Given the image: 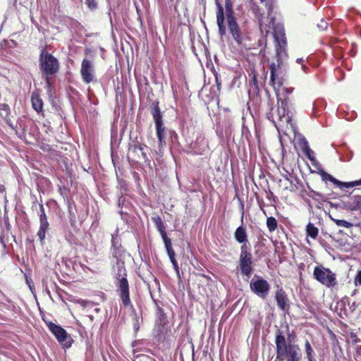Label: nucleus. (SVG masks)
<instances>
[{"label": "nucleus", "instance_id": "nucleus-1", "mask_svg": "<svg viewBox=\"0 0 361 361\" xmlns=\"http://www.w3.org/2000/svg\"><path fill=\"white\" fill-rule=\"evenodd\" d=\"M277 104L273 106L269 98V111L267 112V118L274 123L278 131L285 126L291 124L292 117L294 114L293 103L288 96H276Z\"/></svg>", "mask_w": 361, "mask_h": 361}, {"label": "nucleus", "instance_id": "nucleus-2", "mask_svg": "<svg viewBox=\"0 0 361 361\" xmlns=\"http://www.w3.org/2000/svg\"><path fill=\"white\" fill-rule=\"evenodd\" d=\"M113 263V273L116 293L125 307H133L124 261L123 259H114Z\"/></svg>", "mask_w": 361, "mask_h": 361}, {"label": "nucleus", "instance_id": "nucleus-3", "mask_svg": "<svg viewBox=\"0 0 361 361\" xmlns=\"http://www.w3.org/2000/svg\"><path fill=\"white\" fill-rule=\"evenodd\" d=\"M276 359L279 361H301L302 354L296 344L287 343L282 331L278 329L275 338Z\"/></svg>", "mask_w": 361, "mask_h": 361}, {"label": "nucleus", "instance_id": "nucleus-4", "mask_svg": "<svg viewBox=\"0 0 361 361\" xmlns=\"http://www.w3.org/2000/svg\"><path fill=\"white\" fill-rule=\"evenodd\" d=\"M39 68L45 80L46 88L49 90L52 85L51 78L59 71L60 63L46 48H43L39 55Z\"/></svg>", "mask_w": 361, "mask_h": 361}, {"label": "nucleus", "instance_id": "nucleus-5", "mask_svg": "<svg viewBox=\"0 0 361 361\" xmlns=\"http://www.w3.org/2000/svg\"><path fill=\"white\" fill-rule=\"evenodd\" d=\"M278 63H271L270 70V84L274 87L276 96H288L291 94L293 88L283 87L285 81V73L281 67V63L277 59Z\"/></svg>", "mask_w": 361, "mask_h": 361}, {"label": "nucleus", "instance_id": "nucleus-6", "mask_svg": "<svg viewBox=\"0 0 361 361\" xmlns=\"http://www.w3.org/2000/svg\"><path fill=\"white\" fill-rule=\"evenodd\" d=\"M314 279L327 288H333L337 285L336 274L329 268L323 265L316 266L313 271Z\"/></svg>", "mask_w": 361, "mask_h": 361}, {"label": "nucleus", "instance_id": "nucleus-7", "mask_svg": "<svg viewBox=\"0 0 361 361\" xmlns=\"http://www.w3.org/2000/svg\"><path fill=\"white\" fill-rule=\"evenodd\" d=\"M47 326L63 348H71L73 340L66 329L52 322H49Z\"/></svg>", "mask_w": 361, "mask_h": 361}, {"label": "nucleus", "instance_id": "nucleus-8", "mask_svg": "<svg viewBox=\"0 0 361 361\" xmlns=\"http://www.w3.org/2000/svg\"><path fill=\"white\" fill-rule=\"evenodd\" d=\"M251 291L262 299H264L270 290V285L267 280L261 276L255 275L250 283Z\"/></svg>", "mask_w": 361, "mask_h": 361}, {"label": "nucleus", "instance_id": "nucleus-9", "mask_svg": "<svg viewBox=\"0 0 361 361\" xmlns=\"http://www.w3.org/2000/svg\"><path fill=\"white\" fill-rule=\"evenodd\" d=\"M274 39L276 42V56L279 58L283 54H285L286 47V38L285 35V31L282 26L276 25L274 28Z\"/></svg>", "mask_w": 361, "mask_h": 361}, {"label": "nucleus", "instance_id": "nucleus-10", "mask_svg": "<svg viewBox=\"0 0 361 361\" xmlns=\"http://www.w3.org/2000/svg\"><path fill=\"white\" fill-rule=\"evenodd\" d=\"M111 254L114 259H123L125 250L121 245V238L118 235V229L111 235Z\"/></svg>", "mask_w": 361, "mask_h": 361}, {"label": "nucleus", "instance_id": "nucleus-11", "mask_svg": "<svg viewBox=\"0 0 361 361\" xmlns=\"http://www.w3.org/2000/svg\"><path fill=\"white\" fill-rule=\"evenodd\" d=\"M80 74L82 81L89 84L94 81V71L92 63L87 59H84L82 61Z\"/></svg>", "mask_w": 361, "mask_h": 361}, {"label": "nucleus", "instance_id": "nucleus-12", "mask_svg": "<svg viewBox=\"0 0 361 361\" xmlns=\"http://www.w3.org/2000/svg\"><path fill=\"white\" fill-rule=\"evenodd\" d=\"M329 183H328V188L326 186V192H320L315 190H311L309 192V193L312 195V198L316 202H329V200L336 199L338 195L333 191L332 188L329 187Z\"/></svg>", "mask_w": 361, "mask_h": 361}, {"label": "nucleus", "instance_id": "nucleus-13", "mask_svg": "<svg viewBox=\"0 0 361 361\" xmlns=\"http://www.w3.org/2000/svg\"><path fill=\"white\" fill-rule=\"evenodd\" d=\"M190 148L195 154H202L208 148V142L202 133H199L197 135L196 140L190 144Z\"/></svg>", "mask_w": 361, "mask_h": 361}, {"label": "nucleus", "instance_id": "nucleus-14", "mask_svg": "<svg viewBox=\"0 0 361 361\" xmlns=\"http://www.w3.org/2000/svg\"><path fill=\"white\" fill-rule=\"evenodd\" d=\"M275 300L277 306L280 310L284 312L288 311L290 308L288 298L285 290L282 288H278L276 290L275 293Z\"/></svg>", "mask_w": 361, "mask_h": 361}, {"label": "nucleus", "instance_id": "nucleus-15", "mask_svg": "<svg viewBox=\"0 0 361 361\" xmlns=\"http://www.w3.org/2000/svg\"><path fill=\"white\" fill-rule=\"evenodd\" d=\"M228 31L232 35V37L238 44H243V40L245 39V36L243 32L240 28L238 22L235 21L231 23H228Z\"/></svg>", "mask_w": 361, "mask_h": 361}, {"label": "nucleus", "instance_id": "nucleus-16", "mask_svg": "<svg viewBox=\"0 0 361 361\" xmlns=\"http://www.w3.org/2000/svg\"><path fill=\"white\" fill-rule=\"evenodd\" d=\"M342 209L361 212V195H353L347 201H342Z\"/></svg>", "mask_w": 361, "mask_h": 361}, {"label": "nucleus", "instance_id": "nucleus-17", "mask_svg": "<svg viewBox=\"0 0 361 361\" xmlns=\"http://www.w3.org/2000/svg\"><path fill=\"white\" fill-rule=\"evenodd\" d=\"M312 166L317 169L316 171H311L312 173H317L321 176V179L322 182L324 183L325 185H326V187L328 188V183H331L333 185H334V181L333 180H331L332 178H334L332 175L326 172L321 166L319 161H317L315 159L314 161H311Z\"/></svg>", "mask_w": 361, "mask_h": 361}, {"label": "nucleus", "instance_id": "nucleus-18", "mask_svg": "<svg viewBox=\"0 0 361 361\" xmlns=\"http://www.w3.org/2000/svg\"><path fill=\"white\" fill-rule=\"evenodd\" d=\"M218 11L216 12V23L219 27V32L221 36H224L226 33V28L224 25V8L219 2L216 1Z\"/></svg>", "mask_w": 361, "mask_h": 361}, {"label": "nucleus", "instance_id": "nucleus-19", "mask_svg": "<svg viewBox=\"0 0 361 361\" xmlns=\"http://www.w3.org/2000/svg\"><path fill=\"white\" fill-rule=\"evenodd\" d=\"M252 259L239 260V268L242 276L250 279L253 271Z\"/></svg>", "mask_w": 361, "mask_h": 361}, {"label": "nucleus", "instance_id": "nucleus-20", "mask_svg": "<svg viewBox=\"0 0 361 361\" xmlns=\"http://www.w3.org/2000/svg\"><path fill=\"white\" fill-rule=\"evenodd\" d=\"M150 113L154 121L155 126L163 124V114L159 106L158 102H153L150 106Z\"/></svg>", "mask_w": 361, "mask_h": 361}, {"label": "nucleus", "instance_id": "nucleus-21", "mask_svg": "<svg viewBox=\"0 0 361 361\" xmlns=\"http://www.w3.org/2000/svg\"><path fill=\"white\" fill-rule=\"evenodd\" d=\"M234 238L242 245L250 244L248 241L246 228L243 225L238 226L235 231Z\"/></svg>", "mask_w": 361, "mask_h": 361}, {"label": "nucleus", "instance_id": "nucleus-22", "mask_svg": "<svg viewBox=\"0 0 361 361\" xmlns=\"http://www.w3.org/2000/svg\"><path fill=\"white\" fill-rule=\"evenodd\" d=\"M49 229V224L47 219L39 220V228L37 231V235L39 238L40 244L42 245H44V240L46 238V234Z\"/></svg>", "mask_w": 361, "mask_h": 361}, {"label": "nucleus", "instance_id": "nucleus-23", "mask_svg": "<svg viewBox=\"0 0 361 361\" xmlns=\"http://www.w3.org/2000/svg\"><path fill=\"white\" fill-rule=\"evenodd\" d=\"M331 180H333V181H334V186L336 188H338L341 190L351 188L355 186L361 185V179L359 180L350 182H343L336 179V178H332Z\"/></svg>", "mask_w": 361, "mask_h": 361}, {"label": "nucleus", "instance_id": "nucleus-24", "mask_svg": "<svg viewBox=\"0 0 361 361\" xmlns=\"http://www.w3.org/2000/svg\"><path fill=\"white\" fill-rule=\"evenodd\" d=\"M300 146L302 152L306 156V157L310 161H315V156H314V152L310 149L308 142L306 140L305 138H303L300 141Z\"/></svg>", "mask_w": 361, "mask_h": 361}, {"label": "nucleus", "instance_id": "nucleus-25", "mask_svg": "<svg viewBox=\"0 0 361 361\" xmlns=\"http://www.w3.org/2000/svg\"><path fill=\"white\" fill-rule=\"evenodd\" d=\"M156 134L159 140V147H162L166 145L165 135L167 133L166 132V128L164 126V123L155 126Z\"/></svg>", "mask_w": 361, "mask_h": 361}, {"label": "nucleus", "instance_id": "nucleus-26", "mask_svg": "<svg viewBox=\"0 0 361 361\" xmlns=\"http://www.w3.org/2000/svg\"><path fill=\"white\" fill-rule=\"evenodd\" d=\"M153 222L155 224L157 229L160 233L162 240H164L167 238H169L167 236L166 232V227L164 226V224L161 219V218L159 216L156 217L152 218Z\"/></svg>", "mask_w": 361, "mask_h": 361}, {"label": "nucleus", "instance_id": "nucleus-27", "mask_svg": "<svg viewBox=\"0 0 361 361\" xmlns=\"http://www.w3.org/2000/svg\"><path fill=\"white\" fill-rule=\"evenodd\" d=\"M326 107V102L323 99H316L312 104V117H317V114Z\"/></svg>", "mask_w": 361, "mask_h": 361}, {"label": "nucleus", "instance_id": "nucleus-28", "mask_svg": "<svg viewBox=\"0 0 361 361\" xmlns=\"http://www.w3.org/2000/svg\"><path fill=\"white\" fill-rule=\"evenodd\" d=\"M31 102L33 109L39 113L43 109V102L39 95L37 93L33 92L31 96Z\"/></svg>", "mask_w": 361, "mask_h": 361}, {"label": "nucleus", "instance_id": "nucleus-29", "mask_svg": "<svg viewBox=\"0 0 361 361\" xmlns=\"http://www.w3.org/2000/svg\"><path fill=\"white\" fill-rule=\"evenodd\" d=\"M165 326H162L161 324H159L156 323V326L153 330V336L154 338H156L158 341H164L165 338Z\"/></svg>", "mask_w": 361, "mask_h": 361}, {"label": "nucleus", "instance_id": "nucleus-30", "mask_svg": "<svg viewBox=\"0 0 361 361\" xmlns=\"http://www.w3.org/2000/svg\"><path fill=\"white\" fill-rule=\"evenodd\" d=\"M245 259H252L250 244L242 245L240 247L239 260H243Z\"/></svg>", "mask_w": 361, "mask_h": 361}, {"label": "nucleus", "instance_id": "nucleus-31", "mask_svg": "<svg viewBox=\"0 0 361 361\" xmlns=\"http://www.w3.org/2000/svg\"><path fill=\"white\" fill-rule=\"evenodd\" d=\"M305 351L307 361H316V359L314 358V351L310 343L307 340H306L305 343Z\"/></svg>", "mask_w": 361, "mask_h": 361}, {"label": "nucleus", "instance_id": "nucleus-32", "mask_svg": "<svg viewBox=\"0 0 361 361\" xmlns=\"http://www.w3.org/2000/svg\"><path fill=\"white\" fill-rule=\"evenodd\" d=\"M156 323L161 324L162 326H166L168 324L166 314L164 312L163 309L159 306H157V319Z\"/></svg>", "mask_w": 361, "mask_h": 361}, {"label": "nucleus", "instance_id": "nucleus-33", "mask_svg": "<svg viewBox=\"0 0 361 361\" xmlns=\"http://www.w3.org/2000/svg\"><path fill=\"white\" fill-rule=\"evenodd\" d=\"M73 201L71 199L67 200V207L70 223L73 225L76 222V216L73 210Z\"/></svg>", "mask_w": 361, "mask_h": 361}, {"label": "nucleus", "instance_id": "nucleus-34", "mask_svg": "<svg viewBox=\"0 0 361 361\" xmlns=\"http://www.w3.org/2000/svg\"><path fill=\"white\" fill-rule=\"evenodd\" d=\"M133 312H134V317H133V331L135 334H137L140 330V324L142 322V317L136 313L135 308L133 307H130Z\"/></svg>", "mask_w": 361, "mask_h": 361}, {"label": "nucleus", "instance_id": "nucleus-35", "mask_svg": "<svg viewBox=\"0 0 361 361\" xmlns=\"http://www.w3.org/2000/svg\"><path fill=\"white\" fill-rule=\"evenodd\" d=\"M163 241H164L165 249L166 250V252H167V255H168L169 259L171 257H176V253L173 249L171 240L170 238H167Z\"/></svg>", "mask_w": 361, "mask_h": 361}, {"label": "nucleus", "instance_id": "nucleus-36", "mask_svg": "<svg viewBox=\"0 0 361 361\" xmlns=\"http://www.w3.org/2000/svg\"><path fill=\"white\" fill-rule=\"evenodd\" d=\"M306 231L307 235L310 238L315 239L318 235L319 230L318 228L314 226V224L309 223L306 227Z\"/></svg>", "mask_w": 361, "mask_h": 361}, {"label": "nucleus", "instance_id": "nucleus-37", "mask_svg": "<svg viewBox=\"0 0 361 361\" xmlns=\"http://www.w3.org/2000/svg\"><path fill=\"white\" fill-rule=\"evenodd\" d=\"M278 223L274 216H269L267 219V226L270 232L274 231L277 228Z\"/></svg>", "mask_w": 361, "mask_h": 361}, {"label": "nucleus", "instance_id": "nucleus-38", "mask_svg": "<svg viewBox=\"0 0 361 361\" xmlns=\"http://www.w3.org/2000/svg\"><path fill=\"white\" fill-rule=\"evenodd\" d=\"M75 302L80 305V306L84 309L92 308L95 305V303L92 301L85 300L82 299L77 300Z\"/></svg>", "mask_w": 361, "mask_h": 361}, {"label": "nucleus", "instance_id": "nucleus-39", "mask_svg": "<svg viewBox=\"0 0 361 361\" xmlns=\"http://www.w3.org/2000/svg\"><path fill=\"white\" fill-rule=\"evenodd\" d=\"M253 74L252 79L250 82V85L253 87V92L256 94L259 93V85L258 81L256 75L254 73H252Z\"/></svg>", "mask_w": 361, "mask_h": 361}, {"label": "nucleus", "instance_id": "nucleus-40", "mask_svg": "<svg viewBox=\"0 0 361 361\" xmlns=\"http://www.w3.org/2000/svg\"><path fill=\"white\" fill-rule=\"evenodd\" d=\"M85 4L91 11H94L98 8L97 0H85Z\"/></svg>", "mask_w": 361, "mask_h": 361}, {"label": "nucleus", "instance_id": "nucleus-41", "mask_svg": "<svg viewBox=\"0 0 361 361\" xmlns=\"http://www.w3.org/2000/svg\"><path fill=\"white\" fill-rule=\"evenodd\" d=\"M333 221L340 227H344L346 228H350L353 226V224L345 220L342 219H333Z\"/></svg>", "mask_w": 361, "mask_h": 361}, {"label": "nucleus", "instance_id": "nucleus-42", "mask_svg": "<svg viewBox=\"0 0 361 361\" xmlns=\"http://www.w3.org/2000/svg\"><path fill=\"white\" fill-rule=\"evenodd\" d=\"M226 15L227 18V23H231L235 21H237L236 18L234 16V11L233 8L228 10H226Z\"/></svg>", "mask_w": 361, "mask_h": 361}, {"label": "nucleus", "instance_id": "nucleus-43", "mask_svg": "<svg viewBox=\"0 0 361 361\" xmlns=\"http://www.w3.org/2000/svg\"><path fill=\"white\" fill-rule=\"evenodd\" d=\"M167 133L173 143H176L178 141V135L175 130H169Z\"/></svg>", "mask_w": 361, "mask_h": 361}, {"label": "nucleus", "instance_id": "nucleus-44", "mask_svg": "<svg viewBox=\"0 0 361 361\" xmlns=\"http://www.w3.org/2000/svg\"><path fill=\"white\" fill-rule=\"evenodd\" d=\"M38 206L39 207V211L38 212V216H39V220L47 219V215L45 214V210H44L43 204H39Z\"/></svg>", "mask_w": 361, "mask_h": 361}, {"label": "nucleus", "instance_id": "nucleus-45", "mask_svg": "<svg viewBox=\"0 0 361 361\" xmlns=\"http://www.w3.org/2000/svg\"><path fill=\"white\" fill-rule=\"evenodd\" d=\"M147 149V145H138V150L141 152L142 159L147 161L148 160L147 154L145 149Z\"/></svg>", "mask_w": 361, "mask_h": 361}, {"label": "nucleus", "instance_id": "nucleus-46", "mask_svg": "<svg viewBox=\"0 0 361 361\" xmlns=\"http://www.w3.org/2000/svg\"><path fill=\"white\" fill-rule=\"evenodd\" d=\"M354 284L355 286H361V269L358 270L355 275Z\"/></svg>", "mask_w": 361, "mask_h": 361}, {"label": "nucleus", "instance_id": "nucleus-47", "mask_svg": "<svg viewBox=\"0 0 361 361\" xmlns=\"http://www.w3.org/2000/svg\"><path fill=\"white\" fill-rule=\"evenodd\" d=\"M42 286H43V292L47 293L49 297H51V292L49 289L48 282L47 281L43 280Z\"/></svg>", "mask_w": 361, "mask_h": 361}, {"label": "nucleus", "instance_id": "nucleus-48", "mask_svg": "<svg viewBox=\"0 0 361 361\" xmlns=\"http://www.w3.org/2000/svg\"><path fill=\"white\" fill-rule=\"evenodd\" d=\"M356 117H357V113L355 111H353L350 114L348 112L346 114V115L345 116V119L348 120V121H353Z\"/></svg>", "mask_w": 361, "mask_h": 361}, {"label": "nucleus", "instance_id": "nucleus-49", "mask_svg": "<svg viewBox=\"0 0 361 361\" xmlns=\"http://www.w3.org/2000/svg\"><path fill=\"white\" fill-rule=\"evenodd\" d=\"M317 27L321 30H325L328 27V23L325 20L322 19L320 23H318Z\"/></svg>", "mask_w": 361, "mask_h": 361}, {"label": "nucleus", "instance_id": "nucleus-50", "mask_svg": "<svg viewBox=\"0 0 361 361\" xmlns=\"http://www.w3.org/2000/svg\"><path fill=\"white\" fill-rule=\"evenodd\" d=\"M329 202V204H330L331 207L336 208V209H342V202H340V203H333V202Z\"/></svg>", "mask_w": 361, "mask_h": 361}, {"label": "nucleus", "instance_id": "nucleus-51", "mask_svg": "<svg viewBox=\"0 0 361 361\" xmlns=\"http://www.w3.org/2000/svg\"><path fill=\"white\" fill-rule=\"evenodd\" d=\"M233 8V4L231 0L225 1V8L226 10H228Z\"/></svg>", "mask_w": 361, "mask_h": 361}, {"label": "nucleus", "instance_id": "nucleus-52", "mask_svg": "<svg viewBox=\"0 0 361 361\" xmlns=\"http://www.w3.org/2000/svg\"><path fill=\"white\" fill-rule=\"evenodd\" d=\"M118 182H119L121 190H123L126 191L127 188H126V182L124 180H118Z\"/></svg>", "mask_w": 361, "mask_h": 361}, {"label": "nucleus", "instance_id": "nucleus-53", "mask_svg": "<svg viewBox=\"0 0 361 361\" xmlns=\"http://www.w3.org/2000/svg\"><path fill=\"white\" fill-rule=\"evenodd\" d=\"M0 196L3 198L6 197L5 195V187L4 185L0 184Z\"/></svg>", "mask_w": 361, "mask_h": 361}, {"label": "nucleus", "instance_id": "nucleus-54", "mask_svg": "<svg viewBox=\"0 0 361 361\" xmlns=\"http://www.w3.org/2000/svg\"><path fill=\"white\" fill-rule=\"evenodd\" d=\"M172 265H173V267L175 269V271H176L178 278H180V271H179V267H178V262L174 263Z\"/></svg>", "mask_w": 361, "mask_h": 361}, {"label": "nucleus", "instance_id": "nucleus-55", "mask_svg": "<svg viewBox=\"0 0 361 361\" xmlns=\"http://www.w3.org/2000/svg\"><path fill=\"white\" fill-rule=\"evenodd\" d=\"M302 192L304 195H307V196H308V197H311V198H312V195H310V194L309 193V191H308L307 189L303 188V189L302 190Z\"/></svg>", "mask_w": 361, "mask_h": 361}, {"label": "nucleus", "instance_id": "nucleus-56", "mask_svg": "<svg viewBox=\"0 0 361 361\" xmlns=\"http://www.w3.org/2000/svg\"><path fill=\"white\" fill-rule=\"evenodd\" d=\"M301 68L305 73H307L309 71V68L304 63L301 65Z\"/></svg>", "mask_w": 361, "mask_h": 361}, {"label": "nucleus", "instance_id": "nucleus-57", "mask_svg": "<svg viewBox=\"0 0 361 361\" xmlns=\"http://www.w3.org/2000/svg\"><path fill=\"white\" fill-rule=\"evenodd\" d=\"M356 354L361 356V345L357 346Z\"/></svg>", "mask_w": 361, "mask_h": 361}, {"label": "nucleus", "instance_id": "nucleus-58", "mask_svg": "<svg viewBox=\"0 0 361 361\" xmlns=\"http://www.w3.org/2000/svg\"><path fill=\"white\" fill-rule=\"evenodd\" d=\"M304 61H305V60L302 58H298V59H296V63H299V64H301V65L302 63H304Z\"/></svg>", "mask_w": 361, "mask_h": 361}, {"label": "nucleus", "instance_id": "nucleus-59", "mask_svg": "<svg viewBox=\"0 0 361 361\" xmlns=\"http://www.w3.org/2000/svg\"><path fill=\"white\" fill-rule=\"evenodd\" d=\"M124 202V198L123 197V195H121V197L118 198V205L120 206L121 203Z\"/></svg>", "mask_w": 361, "mask_h": 361}, {"label": "nucleus", "instance_id": "nucleus-60", "mask_svg": "<svg viewBox=\"0 0 361 361\" xmlns=\"http://www.w3.org/2000/svg\"><path fill=\"white\" fill-rule=\"evenodd\" d=\"M138 145H143L142 144L140 143V142H136L134 145H133V149L134 151L136 150V149H138Z\"/></svg>", "mask_w": 361, "mask_h": 361}, {"label": "nucleus", "instance_id": "nucleus-61", "mask_svg": "<svg viewBox=\"0 0 361 361\" xmlns=\"http://www.w3.org/2000/svg\"><path fill=\"white\" fill-rule=\"evenodd\" d=\"M170 261H171V264H174V263H176V262H177V261H176V257H171V258H170Z\"/></svg>", "mask_w": 361, "mask_h": 361}, {"label": "nucleus", "instance_id": "nucleus-62", "mask_svg": "<svg viewBox=\"0 0 361 361\" xmlns=\"http://www.w3.org/2000/svg\"><path fill=\"white\" fill-rule=\"evenodd\" d=\"M247 132H248V129L243 126V128H242L243 134L247 133Z\"/></svg>", "mask_w": 361, "mask_h": 361}, {"label": "nucleus", "instance_id": "nucleus-63", "mask_svg": "<svg viewBox=\"0 0 361 361\" xmlns=\"http://www.w3.org/2000/svg\"><path fill=\"white\" fill-rule=\"evenodd\" d=\"M322 201H319V202H317V204L316 205V207H317V209H321V207H322Z\"/></svg>", "mask_w": 361, "mask_h": 361}, {"label": "nucleus", "instance_id": "nucleus-64", "mask_svg": "<svg viewBox=\"0 0 361 361\" xmlns=\"http://www.w3.org/2000/svg\"><path fill=\"white\" fill-rule=\"evenodd\" d=\"M307 190L310 192L311 190H314L310 185L309 184L307 183Z\"/></svg>", "mask_w": 361, "mask_h": 361}]
</instances>
